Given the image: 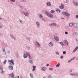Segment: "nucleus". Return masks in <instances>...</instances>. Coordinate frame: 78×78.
Masks as SVG:
<instances>
[{"mask_svg":"<svg viewBox=\"0 0 78 78\" xmlns=\"http://www.w3.org/2000/svg\"><path fill=\"white\" fill-rule=\"evenodd\" d=\"M36 45L37 46V47H40L41 46V44L39 43V42H37L36 43Z\"/></svg>","mask_w":78,"mask_h":78,"instance_id":"16","label":"nucleus"},{"mask_svg":"<svg viewBox=\"0 0 78 78\" xmlns=\"http://www.w3.org/2000/svg\"><path fill=\"white\" fill-rule=\"evenodd\" d=\"M65 5H67V3H65Z\"/></svg>","mask_w":78,"mask_h":78,"instance_id":"59","label":"nucleus"},{"mask_svg":"<svg viewBox=\"0 0 78 78\" xmlns=\"http://www.w3.org/2000/svg\"><path fill=\"white\" fill-rule=\"evenodd\" d=\"M43 78H47L46 77H44Z\"/></svg>","mask_w":78,"mask_h":78,"instance_id":"64","label":"nucleus"},{"mask_svg":"<svg viewBox=\"0 0 78 78\" xmlns=\"http://www.w3.org/2000/svg\"><path fill=\"white\" fill-rule=\"evenodd\" d=\"M63 54H64V55L66 54V51H63Z\"/></svg>","mask_w":78,"mask_h":78,"instance_id":"48","label":"nucleus"},{"mask_svg":"<svg viewBox=\"0 0 78 78\" xmlns=\"http://www.w3.org/2000/svg\"><path fill=\"white\" fill-rule=\"evenodd\" d=\"M48 78H51V76L49 75L48 76Z\"/></svg>","mask_w":78,"mask_h":78,"instance_id":"55","label":"nucleus"},{"mask_svg":"<svg viewBox=\"0 0 78 78\" xmlns=\"http://www.w3.org/2000/svg\"><path fill=\"white\" fill-rule=\"evenodd\" d=\"M76 41H78V39H76Z\"/></svg>","mask_w":78,"mask_h":78,"instance_id":"62","label":"nucleus"},{"mask_svg":"<svg viewBox=\"0 0 78 78\" xmlns=\"http://www.w3.org/2000/svg\"><path fill=\"white\" fill-rule=\"evenodd\" d=\"M49 25H51V27H54L56 26V24L55 23H52Z\"/></svg>","mask_w":78,"mask_h":78,"instance_id":"8","label":"nucleus"},{"mask_svg":"<svg viewBox=\"0 0 78 78\" xmlns=\"http://www.w3.org/2000/svg\"><path fill=\"white\" fill-rule=\"evenodd\" d=\"M28 58L29 59H32V58L31 57V56H30V55L28 57Z\"/></svg>","mask_w":78,"mask_h":78,"instance_id":"31","label":"nucleus"},{"mask_svg":"<svg viewBox=\"0 0 78 78\" xmlns=\"http://www.w3.org/2000/svg\"><path fill=\"white\" fill-rule=\"evenodd\" d=\"M73 27L74 28H77L78 27V24L76 23H73Z\"/></svg>","mask_w":78,"mask_h":78,"instance_id":"6","label":"nucleus"},{"mask_svg":"<svg viewBox=\"0 0 78 78\" xmlns=\"http://www.w3.org/2000/svg\"><path fill=\"white\" fill-rule=\"evenodd\" d=\"M10 36L12 38V39H14V40H16V38L15 37H14V35H13L12 34H10Z\"/></svg>","mask_w":78,"mask_h":78,"instance_id":"7","label":"nucleus"},{"mask_svg":"<svg viewBox=\"0 0 78 78\" xmlns=\"http://www.w3.org/2000/svg\"><path fill=\"white\" fill-rule=\"evenodd\" d=\"M20 8H21V9H23V6H20Z\"/></svg>","mask_w":78,"mask_h":78,"instance_id":"52","label":"nucleus"},{"mask_svg":"<svg viewBox=\"0 0 78 78\" xmlns=\"http://www.w3.org/2000/svg\"><path fill=\"white\" fill-rule=\"evenodd\" d=\"M61 59H63L64 58V57H63V56H62L60 57Z\"/></svg>","mask_w":78,"mask_h":78,"instance_id":"50","label":"nucleus"},{"mask_svg":"<svg viewBox=\"0 0 78 78\" xmlns=\"http://www.w3.org/2000/svg\"><path fill=\"white\" fill-rule=\"evenodd\" d=\"M70 75L72 76H78V73H70Z\"/></svg>","mask_w":78,"mask_h":78,"instance_id":"5","label":"nucleus"},{"mask_svg":"<svg viewBox=\"0 0 78 78\" xmlns=\"http://www.w3.org/2000/svg\"><path fill=\"white\" fill-rule=\"evenodd\" d=\"M48 45L49 46V47H52L53 46V43L52 42H50L48 44Z\"/></svg>","mask_w":78,"mask_h":78,"instance_id":"9","label":"nucleus"},{"mask_svg":"<svg viewBox=\"0 0 78 78\" xmlns=\"http://www.w3.org/2000/svg\"><path fill=\"white\" fill-rule=\"evenodd\" d=\"M5 51V48H3V51Z\"/></svg>","mask_w":78,"mask_h":78,"instance_id":"58","label":"nucleus"},{"mask_svg":"<svg viewBox=\"0 0 78 78\" xmlns=\"http://www.w3.org/2000/svg\"><path fill=\"white\" fill-rule=\"evenodd\" d=\"M41 70L43 72H44L46 70V69L45 68V67H41Z\"/></svg>","mask_w":78,"mask_h":78,"instance_id":"11","label":"nucleus"},{"mask_svg":"<svg viewBox=\"0 0 78 78\" xmlns=\"http://www.w3.org/2000/svg\"><path fill=\"white\" fill-rule=\"evenodd\" d=\"M27 56L26 54H25L23 55V58H27Z\"/></svg>","mask_w":78,"mask_h":78,"instance_id":"29","label":"nucleus"},{"mask_svg":"<svg viewBox=\"0 0 78 78\" xmlns=\"http://www.w3.org/2000/svg\"><path fill=\"white\" fill-rule=\"evenodd\" d=\"M6 60H5V61L3 62V64H6Z\"/></svg>","mask_w":78,"mask_h":78,"instance_id":"43","label":"nucleus"},{"mask_svg":"<svg viewBox=\"0 0 78 78\" xmlns=\"http://www.w3.org/2000/svg\"><path fill=\"white\" fill-rule=\"evenodd\" d=\"M30 76L31 78H34V76H33V74L32 73H30Z\"/></svg>","mask_w":78,"mask_h":78,"instance_id":"26","label":"nucleus"},{"mask_svg":"<svg viewBox=\"0 0 78 78\" xmlns=\"http://www.w3.org/2000/svg\"><path fill=\"white\" fill-rule=\"evenodd\" d=\"M19 21H20V22L21 23H22V22H23L22 21V20H19Z\"/></svg>","mask_w":78,"mask_h":78,"instance_id":"45","label":"nucleus"},{"mask_svg":"<svg viewBox=\"0 0 78 78\" xmlns=\"http://www.w3.org/2000/svg\"><path fill=\"white\" fill-rule=\"evenodd\" d=\"M39 17L40 19H42V18H43V16H42V14H40L39 15Z\"/></svg>","mask_w":78,"mask_h":78,"instance_id":"27","label":"nucleus"},{"mask_svg":"<svg viewBox=\"0 0 78 78\" xmlns=\"http://www.w3.org/2000/svg\"><path fill=\"white\" fill-rule=\"evenodd\" d=\"M10 51H9V50H8L7 51V53H8V55H9V54H10Z\"/></svg>","mask_w":78,"mask_h":78,"instance_id":"32","label":"nucleus"},{"mask_svg":"<svg viewBox=\"0 0 78 78\" xmlns=\"http://www.w3.org/2000/svg\"><path fill=\"white\" fill-rule=\"evenodd\" d=\"M59 44L61 45L62 47L64 46V43L62 42H60Z\"/></svg>","mask_w":78,"mask_h":78,"instance_id":"25","label":"nucleus"},{"mask_svg":"<svg viewBox=\"0 0 78 78\" xmlns=\"http://www.w3.org/2000/svg\"><path fill=\"white\" fill-rule=\"evenodd\" d=\"M28 49H29V50H30V47H28Z\"/></svg>","mask_w":78,"mask_h":78,"instance_id":"61","label":"nucleus"},{"mask_svg":"<svg viewBox=\"0 0 78 78\" xmlns=\"http://www.w3.org/2000/svg\"><path fill=\"white\" fill-rule=\"evenodd\" d=\"M9 69L11 70H13V66H9Z\"/></svg>","mask_w":78,"mask_h":78,"instance_id":"20","label":"nucleus"},{"mask_svg":"<svg viewBox=\"0 0 78 78\" xmlns=\"http://www.w3.org/2000/svg\"><path fill=\"white\" fill-rule=\"evenodd\" d=\"M32 67H33L32 71H33V72H34V71H35V70H36V66H32Z\"/></svg>","mask_w":78,"mask_h":78,"instance_id":"19","label":"nucleus"},{"mask_svg":"<svg viewBox=\"0 0 78 78\" xmlns=\"http://www.w3.org/2000/svg\"><path fill=\"white\" fill-rule=\"evenodd\" d=\"M56 54V55H59V52H58V51H56L55 52Z\"/></svg>","mask_w":78,"mask_h":78,"instance_id":"39","label":"nucleus"},{"mask_svg":"<svg viewBox=\"0 0 78 78\" xmlns=\"http://www.w3.org/2000/svg\"><path fill=\"white\" fill-rule=\"evenodd\" d=\"M69 26L70 27H72V26H73V23H69Z\"/></svg>","mask_w":78,"mask_h":78,"instance_id":"21","label":"nucleus"},{"mask_svg":"<svg viewBox=\"0 0 78 78\" xmlns=\"http://www.w3.org/2000/svg\"><path fill=\"white\" fill-rule=\"evenodd\" d=\"M60 66V63L58 62V64L56 66V67H59Z\"/></svg>","mask_w":78,"mask_h":78,"instance_id":"35","label":"nucleus"},{"mask_svg":"<svg viewBox=\"0 0 78 78\" xmlns=\"http://www.w3.org/2000/svg\"><path fill=\"white\" fill-rule=\"evenodd\" d=\"M47 6H51V3L50 2H48L46 3Z\"/></svg>","mask_w":78,"mask_h":78,"instance_id":"15","label":"nucleus"},{"mask_svg":"<svg viewBox=\"0 0 78 78\" xmlns=\"http://www.w3.org/2000/svg\"><path fill=\"white\" fill-rule=\"evenodd\" d=\"M48 17H50V18H52L53 17V15L51 13H49V14L48 16Z\"/></svg>","mask_w":78,"mask_h":78,"instance_id":"17","label":"nucleus"},{"mask_svg":"<svg viewBox=\"0 0 78 78\" xmlns=\"http://www.w3.org/2000/svg\"><path fill=\"white\" fill-rule=\"evenodd\" d=\"M64 8V6L63 4H61V6H60V9H63Z\"/></svg>","mask_w":78,"mask_h":78,"instance_id":"13","label":"nucleus"},{"mask_svg":"<svg viewBox=\"0 0 78 78\" xmlns=\"http://www.w3.org/2000/svg\"><path fill=\"white\" fill-rule=\"evenodd\" d=\"M76 60H77V61H78V56L76 58Z\"/></svg>","mask_w":78,"mask_h":78,"instance_id":"56","label":"nucleus"},{"mask_svg":"<svg viewBox=\"0 0 78 78\" xmlns=\"http://www.w3.org/2000/svg\"><path fill=\"white\" fill-rule=\"evenodd\" d=\"M50 12H51V13H53L54 12H55V11L53 10H51Z\"/></svg>","mask_w":78,"mask_h":78,"instance_id":"38","label":"nucleus"},{"mask_svg":"<svg viewBox=\"0 0 78 78\" xmlns=\"http://www.w3.org/2000/svg\"><path fill=\"white\" fill-rule=\"evenodd\" d=\"M75 58H76V57H73V58H71V60H72V61H73V59H75Z\"/></svg>","mask_w":78,"mask_h":78,"instance_id":"47","label":"nucleus"},{"mask_svg":"<svg viewBox=\"0 0 78 78\" xmlns=\"http://www.w3.org/2000/svg\"><path fill=\"white\" fill-rule=\"evenodd\" d=\"M73 71L72 70V69H70V72H72Z\"/></svg>","mask_w":78,"mask_h":78,"instance_id":"57","label":"nucleus"},{"mask_svg":"<svg viewBox=\"0 0 78 78\" xmlns=\"http://www.w3.org/2000/svg\"><path fill=\"white\" fill-rule=\"evenodd\" d=\"M45 14H46L47 16H48L49 15L50 13L49 12H48L47 11H46L45 12Z\"/></svg>","mask_w":78,"mask_h":78,"instance_id":"24","label":"nucleus"},{"mask_svg":"<svg viewBox=\"0 0 78 78\" xmlns=\"http://www.w3.org/2000/svg\"><path fill=\"white\" fill-rule=\"evenodd\" d=\"M15 78H19V76H16V77H15Z\"/></svg>","mask_w":78,"mask_h":78,"instance_id":"53","label":"nucleus"},{"mask_svg":"<svg viewBox=\"0 0 78 78\" xmlns=\"http://www.w3.org/2000/svg\"><path fill=\"white\" fill-rule=\"evenodd\" d=\"M16 56L17 58H18L19 57V54H18V53H16Z\"/></svg>","mask_w":78,"mask_h":78,"instance_id":"36","label":"nucleus"},{"mask_svg":"<svg viewBox=\"0 0 78 78\" xmlns=\"http://www.w3.org/2000/svg\"><path fill=\"white\" fill-rule=\"evenodd\" d=\"M9 63L10 65H14V62L12 60H11L10 61H9Z\"/></svg>","mask_w":78,"mask_h":78,"instance_id":"2","label":"nucleus"},{"mask_svg":"<svg viewBox=\"0 0 78 78\" xmlns=\"http://www.w3.org/2000/svg\"><path fill=\"white\" fill-rule=\"evenodd\" d=\"M9 75L10 76H11L12 77H14V73H12L10 74H9Z\"/></svg>","mask_w":78,"mask_h":78,"instance_id":"22","label":"nucleus"},{"mask_svg":"<svg viewBox=\"0 0 78 78\" xmlns=\"http://www.w3.org/2000/svg\"><path fill=\"white\" fill-rule=\"evenodd\" d=\"M54 39L56 41H58L59 40V38H58V37H54Z\"/></svg>","mask_w":78,"mask_h":78,"instance_id":"18","label":"nucleus"},{"mask_svg":"<svg viewBox=\"0 0 78 78\" xmlns=\"http://www.w3.org/2000/svg\"><path fill=\"white\" fill-rule=\"evenodd\" d=\"M64 44L66 45V46H68L69 45V42L66 40H65L64 41Z\"/></svg>","mask_w":78,"mask_h":78,"instance_id":"4","label":"nucleus"},{"mask_svg":"<svg viewBox=\"0 0 78 78\" xmlns=\"http://www.w3.org/2000/svg\"><path fill=\"white\" fill-rule=\"evenodd\" d=\"M22 2H27V0H20Z\"/></svg>","mask_w":78,"mask_h":78,"instance_id":"33","label":"nucleus"},{"mask_svg":"<svg viewBox=\"0 0 78 78\" xmlns=\"http://www.w3.org/2000/svg\"><path fill=\"white\" fill-rule=\"evenodd\" d=\"M56 11L57 12H61V10L59 9H56Z\"/></svg>","mask_w":78,"mask_h":78,"instance_id":"23","label":"nucleus"},{"mask_svg":"<svg viewBox=\"0 0 78 78\" xmlns=\"http://www.w3.org/2000/svg\"><path fill=\"white\" fill-rule=\"evenodd\" d=\"M23 13L24 16H26L27 17V16H28V15H29V14L28 13V12H23Z\"/></svg>","mask_w":78,"mask_h":78,"instance_id":"14","label":"nucleus"},{"mask_svg":"<svg viewBox=\"0 0 78 78\" xmlns=\"http://www.w3.org/2000/svg\"><path fill=\"white\" fill-rule=\"evenodd\" d=\"M27 39L28 41H30V37H27Z\"/></svg>","mask_w":78,"mask_h":78,"instance_id":"44","label":"nucleus"},{"mask_svg":"<svg viewBox=\"0 0 78 78\" xmlns=\"http://www.w3.org/2000/svg\"><path fill=\"white\" fill-rule=\"evenodd\" d=\"M36 25H37V28H39L40 27V23L39 22H37L36 23Z\"/></svg>","mask_w":78,"mask_h":78,"instance_id":"10","label":"nucleus"},{"mask_svg":"<svg viewBox=\"0 0 78 78\" xmlns=\"http://www.w3.org/2000/svg\"><path fill=\"white\" fill-rule=\"evenodd\" d=\"M29 62L30 64H33V62L32 60H29Z\"/></svg>","mask_w":78,"mask_h":78,"instance_id":"30","label":"nucleus"},{"mask_svg":"<svg viewBox=\"0 0 78 78\" xmlns=\"http://www.w3.org/2000/svg\"><path fill=\"white\" fill-rule=\"evenodd\" d=\"M25 54L27 55V57H28L30 55V54L27 52H25Z\"/></svg>","mask_w":78,"mask_h":78,"instance_id":"28","label":"nucleus"},{"mask_svg":"<svg viewBox=\"0 0 78 78\" xmlns=\"http://www.w3.org/2000/svg\"><path fill=\"white\" fill-rule=\"evenodd\" d=\"M78 34L77 32H75L72 34V35L73 37H76L78 36Z\"/></svg>","mask_w":78,"mask_h":78,"instance_id":"3","label":"nucleus"},{"mask_svg":"<svg viewBox=\"0 0 78 78\" xmlns=\"http://www.w3.org/2000/svg\"><path fill=\"white\" fill-rule=\"evenodd\" d=\"M0 70H3V68L2 67V66H0Z\"/></svg>","mask_w":78,"mask_h":78,"instance_id":"34","label":"nucleus"},{"mask_svg":"<svg viewBox=\"0 0 78 78\" xmlns=\"http://www.w3.org/2000/svg\"><path fill=\"white\" fill-rule=\"evenodd\" d=\"M50 70H51V71L53 70V68H50L49 69Z\"/></svg>","mask_w":78,"mask_h":78,"instance_id":"41","label":"nucleus"},{"mask_svg":"<svg viewBox=\"0 0 78 78\" xmlns=\"http://www.w3.org/2000/svg\"><path fill=\"white\" fill-rule=\"evenodd\" d=\"M2 18H1L0 17V20H2Z\"/></svg>","mask_w":78,"mask_h":78,"instance_id":"63","label":"nucleus"},{"mask_svg":"<svg viewBox=\"0 0 78 78\" xmlns=\"http://www.w3.org/2000/svg\"><path fill=\"white\" fill-rule=\"evenodd\" d=\"M76 19H78V15H76Z\"/></svg>","mask_w":78,"mask_h":78,"instance_id":"51","label":"nucleus"},{"mask_svg":"<svg viewBox=\"0 0 78 78\" xmlns=\"http://www.w3.org/2000/svg\"><path fill=\"white\" fill-rule=\"evenodd\" d=\"M72 59H71V60H69L68 62L69 63L70 62H71V61H72Z\"/></svg>","mask_w":78,"mask_h":78,"instance_id":"49","label":"nucleus"},{"mask_svg":"<svg viewBox=\"0 0 78 78\" xmlns=\"http://www.w3.org/2000/svg\"><path fill=\"white\" fill-rule=\"evenodd\" d=\"M62 14L66 17H69L70 16V14L67 12H62Z\"/></svg>","mask_w":78,"mask_h":78,"instance_id":"1","label":"nucleus"},{"mask_svg":"<svg viewBox=\"0 0 78 78\" xmlns=\"http://www.w3.org/2000/svg\"><path fill=\"white\" fill-rule=\"evenodd\" d=\"M11 2H15L16 0H10Z\"/></svg>","mask_w":78,"mask_h":78,"instance_id":"46","label":"nucleus"},{"mask_svg":"<svg viewBox=\"0 0 78 78\" xmlns=\"http://www.w3.org/2000/svg\"><path fill=\"white\" fill-rule=\"evenodd\" d=\"M49 66V64H47V65H46V66Z\"/></svg>","mask_w":78,"mask_h":78,"instance_id":"60","label":"nucleus"},{"mask_svg":"<svg viewBox=\"0 0 78 78\" xmlns=\"http://www.w3.org/2000/svg\"><path fill=\"white\" fill-rule=\"evenodd\" d=\"M65 34H68V32L67 31H66L65 32Z\"/></svg>","mask_w":78,"mask_h":78,"instance_id":"54","label":"nucleus"},{"mask_svg":"<svg viewBox=\"0 0 78 78\" xmlns=\"http://www.w3.org/2000/svg\"><path fill=\"white\" fill-rule=\"evenodd\" d=\"M3 53L5 55H6V51H3Z\"/></svg>","mask_w":78,"mask_h":78,"instance_id":"37","label":"nucleus"},{"mask_svg":"<svg viewBox=\"0 0 78 78\" xmlns=\"http://www.w3.org/2000/svg\"><path fill=\"white\" fill-rule=\"evenodd\" d=\"M1 73L3 74V73H4V71H3V70L1 71Z\"/></svg>","mask_w":78,"mask_h":78,"instance_id":"42","label":"nucleus"},{"mask_svg":"<svg viewBox=\"0 0 78 78\" xmlns=\"http://www.w3.org/2000/svg\"><path fill=\"white\" fill-rule=\"evenodd\" d=\"M69 28V26H66L65 27L66 29H67V28Z\"/></svg>","mask_w":78,"mask_h":78,"instance_id":"40","label":"nucleus"},{"mask_svg":"<svg viewBox=\"0 0 78 78\" xmlns=\"http://www.w3.org/2000/svg\"><path fill=\"white\" fill-rule=\"evenodd\" d=\"M73 3L74 4L75 6H78V2H73Z\"/></svg>","mask_w":78,"mask_h":78,"instance_id":"12","label":"nucleus"}]
</instances>
